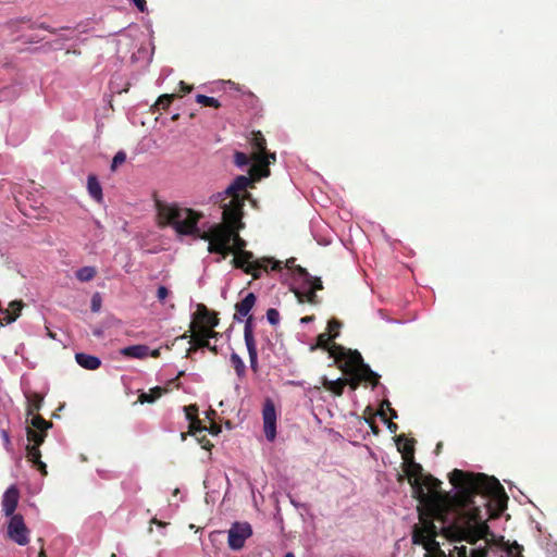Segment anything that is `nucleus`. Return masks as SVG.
I'll return each instance as SVG.
<instances>
[{"label": "nucleus", "instance_id": "8fccbe9b", "mask_svg": "<svg viewBox=\"0 0 557 557\" xmlns=\"http://www.w3.org/2000/svg\"><path fill=\"white\" fill-rule=\"evenodd\" d=\"M456 549L458 550V557H467V547L466 546L456 547Z\"/></svg>", "mask_w": 557, "mask_h": 557}, {"label": "nucleus", "instance_id": "e433bc0d", "mask_svg": "<svg viewBox=\"0 0 557 557\" xmlns=\"http://www.w3.org/2000/svg\"><path fill=\"white\" fill-rule=\"evenodd\" d=\"M522 550H523L522 545L518 544L517 542H513L512 544H510L507 547L508 555H510L512 557H522V555H521Z\"/></svg>", "mask_w": 557, "mask_h": 557}, {"label": "nucleus", "instance_id": "0eeeda50", "mask_svg": "<svg viewBox=\"0 0 557 557\" xmlns=\"http://www.w3.org/2000/svg\"><path fill=\"white\" fill-rule=\"evenodd\" d=\"M8 537L17 545L24 546L29 542V530L27 529L23 516L13 515L10 518L7 529Z\"/></svg>", "mask_w": 557, "mask_h": 557}, {"label": "nucleus", "instance_id": "20e7f679", "mask_svg": "<svg viewBox=\"0 0 557 557\" xmlns=\"http://www.w3.org/2000/svg\"><path fill=\"white\" fill-rule=\"evenodd\" d=\"M331 357L339 370L344 373L359 374L361 382L369 383L372 388L380 383V375L374 372L369 364L364 363L361 354L358 350H351L344 346H336L331 351Z\"/></svg>", "mask_w": 557, "mask_h": 557}, {"label": "nucleus", "instance_id": "c9c22d12", "mask_svg": "<svg viewBox=\"0 0 557 557\" xmlns=\"http://www.w3.org/2000/svg\"><path fill=\"white\" fill-rule=\"evenodd\" d=\"M126 161V153L123 150H120L115 153L113 157L112 163H111V170L115 171L120 165H122Z\"/></svg>", "mask_w": 557, "mask_h": 557}, {"label": "nucleus", "instance_id": "680f3d73", "mask_svg": "<svg viewBox=\"0 0 557 557\" xmlns=\"http://www.w3.org/2000/svg\"><path fill=\"white\" fill-rule=\"evenodd\" d=\"M178 492H180V490H178V488H175V490L173 491V495H174V496H175V495H177V494H178Z\"/></svg>", "mask_w": 557, "mask_h": 557}, {"label": "nucleus", "instance_id": "bf43d9fd", "mask_svg": "<svg viewBox=\"0 0 557 557\" xmlns=\"http://www.w3.org/2000/svg\"><path fill=\"white\" fill-rule=\"evenodd\" d=\"M152 522L162 525V522L158 521L156 518L152 519Z\"/></svg>", "mask_w": 557, "mask_h": 557}, {"label": "nucleus", "instance_id": "79ce46f5", "mask_svg": "<svg viewBox=\"0 0 557 557\" xmlns=\"http://www.w3.org/2000/svg\"><path fill=\"white\" fill-rule=\"evenodd\" d=\"M170 290L168 287L165 286H159L158 290H157V299L163 304L166 299V297L170 295Z\"/></svg>", "mask_w": 557, "mask_h": 557}, {"label": "nucleus", "instance_id": "dca6fc26", "mask_svg": "<svg viewBox=\"0 0 557 557\" xmlns=\"http://www.w3.org/2000/svg\"><path fill=\"white\" fill-rule=\"evenodd\" d=\"M337 337V333L335 334H329V333H321L317 337V344L315 346H312L311 349L321 348L323 350H326L329 355L331 356V351L334 347L339 346L338 344L332 343L333 339Z\"/></svg>", "mask_w": 557, "mask_h": 557}, {"label": "nucleus", "instance_id": "f3484780", "mask_svg": "<svg viewBox=\"0 0 557 557\" xmlns=\"http://www.w3.org/2000/svg\"><path fill=\"white\" fill-rule=\"evenodd\" d=\"M121 354L128 358L143 359L149 355V347L146 345H133V346L124 347L121 350Z\"/></svg>", "mask_w": 557, "mask_h": 557}, {"label": "nucleus", "instance_id": "c85d7f7f", "mask_svg": "<svg viewBox=\"0 0 557 557\" xmlns=\"http://www.w3.org/2000/svg\"><path fill=\"white\" fill-rule=\"evenodd\" d=\"M219 335L218 332L214 331V327H197L191 332V337H202V338H216Z\"/></svg>", "mask_w": 557, "mask_h": 557}, {"label": "nucleus", "instance_id": "4468645a", "mask_svg": "<svg viewBox=\"0 0 557 557\" xmlns=\"http://www.w3.org/2000/svg\"><path fill=\"white\" fill-rule=\"evenodd\" d=\"M348 383V379L339 377L337 380H329L327 377H322L323 387L331 392L333 395L339 397L344 393V388Z\"/></svg>", "mask_w": 557, "mask_h": 557}, {"label": "nucleus", "instance_id": "58836bf2", "mask_svg": "<svg viewBox=\"0 0 557 557\" xmlns=\"http://www.w3.org/2000/svg\"><path fill=\"white\" fill-rule=\"evenodd\" d=\"M345 374L350 376L348 379L347 385H349L352 391H356L361 383V379H360L359 374H357L356 372L355 373H345Z\"/></svg>", "mask_w": 557, "mask_h": 557}, {"label": "nucleus", "instance_id": "3c124183", "mask_svg": "<svg viewBox=\"0 0 557 557\" xmlns=\"http://www.w3.org/2000/svg\"><path fill=\"white\" fill-rule=\"evenodd\" d=\"M294 262H295V258H290V259H287L286 262H285V267L288 268V269H294L297 267V265H294Z\"/></svg>", "mask_w": 557, "mask_h": 557}, {"label": "nucleus", "instance_id": "052dcab7", "mask_svg": "<svg viewBox=\"0 0 557 557\" xmlns=\"http://www.w3.org/2000/svg\"><path fill=\"white\" fill-rule=\"evenodd\" d=\"M284 557H295L293 553H286Z\"/></svg>", "mask_w": 557, "mask_h": 557}, {"label": "nucleus", "instance_id": "f704fd0d", "mask_svg": "<svg viewBox=\"0 0 557 557\" xmlns=\"http://www.w3.org/2000/svg\"><path fill=\"white\" fill-rule=\"evenodd\" d=\"M252 160V156L249 157L247 153L245 152H242V151H236L234 153V163L238 166V168H244L246 165H248L250 163V161Z\"/></svg>", "mask_w": 557, "mask_h": 557}, {"label": "nucleus", "instance_id": "5fc2aeb1", "mask_svg": "<svg viewBox=\"0 0 557 557\" xmlns=\"http://www.w3.org/2000/svg\"><path fill=\"white\" fill-rule=\"evenodd\" d=\"M47 335L52 338V339H55L57 338V334L51 332L48 327H47Z\"/></svg>", "mask_w": 557, "mask_h": 557}, {"label": "nucleus", "instance_id": "09e8293b", "mask_svg": "<svg viewBox=\"0 0 557 557\" xmlns=\"http://www.w3.org/2000/svg\"><path fill=\"white\" fill-rule=\"evenodd\" d=\"M384 405L386 406L387 410L389 411L391 418H397V412L391 407V403L388 400H385Z\"/></svg>", "mask_w": 557, "mask_h": 557}, {"label": "nucleus", "instance_id": "423d86ee", "mask_svg": "<svg viewBox=\"0 0 557 557\" xmlns=\"http://www.w3.org/2000/svg\"><path fill=\"white\" fill-rule=\"evenodd\" d=\"M156 208L160 219L164 220V224L171 225L176 228L183 219H187L193 214V209L180 207L176 203L168 205L161 201L156 202Z\"/></svg>", "mask_w": 557, "mask_h": 557}, {"label": "nucleus", "instance_id": "c756f323", "mask_svg": "<svg viewBox=\"0 0 557 557\" xmlns=\"http://www.w3.org/2000/svg\"><path fill=\"white\" fill-rule=\"evenodd\" d=\"M27 458V462L30 463L32 467L36 468L42 475H47V466L45 462L40 460L42 455H25Z\"/></svg>", "mask_w": 557, "mask_h": 557}, {"label": "nucleus", "instance_id": "473e14b6", "mask_svg": "<svg viewBox=\"0 0 557 557\" xmlns=\"http://www.w3.org/2000/svg\"><path fill=\"white\" fill-rule=\"evenodd\" d=\"M196 102L201 104V106L212 107V108H215V109L221 107V103L219 102L218 99H215L213 97L206 96V95H197L196 96Z\"/></svg>", "mask_w": 557, "mask_h": 557}, {"label": "nucleus", "instance_id": "39448f33", "mask_svg": "<svg viewBox=\"0 0 557 557\" xmlns=\"http://www.w3.org/2000/svg\"><path fill=\"white\" fill-rule=\"evenodd\" d=\"M26 413L32 417L27 426V453H40L38 446L45 441L46 432L52 426V423L45 420L38 411L44 403V395L36 392H26Z\"/></svg>", "mask_w": 557, "mask_h": 557}, {"label": "nucleus", "instance_id": "cd10ccee", "mask_svg": "<svg viewBox=\"0 0 557 557\" xmlns=\"http://www.w3.org/2000/svg\"><path fill=\"white\" fill-rule=\"evenodd\" d=\"M191 343L194 347L189 348V351L195 350L197 348H208L210 351L218 354V347L215 345H211L209 339L202 337H191Z\"/></svg>", "mask_w": 557, "mask_h": 557}, {"label": "nucleus", "instance_id": "9b49d317", "mask_svg": "<svg viewBox=\"0 0 557 557\" xmlns=\"http://www.w3.org/2000/svg\"><path fill=\"white\" fill-rule=\"evenodd\" d=\"M201 218V213L193 210V214L187 219H183V222L180 223L178 227L176 228V232L181 235H195L199 237V235H202L205 233L200 232V230L197 226Z\"/></svg>", "mask_w": 557, "mask_h": 557}, {"label": "nucleus", "instance_id": "f257e3e1", "mask_svg": "<svg viewBox=\"0 0 557 557\" xmlns=\"http://www.w3.org/2000/svg\"><path fill=\"white\" fill-rule=\"evenodd\" d=\"M403 474L411 486L413 498L419 502V523L413 525L412 543L422 545L426 550L425 557H432L441 549L436 541L438 534L434 521L443 524V534L455 541H460L480 519V508L474 505V497H496L504 488L494 476L484 473H471L455 469L449 473V482L455 494L444 492L442 482L422 466L414 461V455H401Z\"/></svg>", "mask_w": 557, "mask_h": 557}, {"label": "nucleus", "instance_id": "412c9836", "mask_svg": "<svg viewBox=\"0 0 557 557\" xmlns=\"http://www.w3.org/2000/svg\"><path fill=\"white\" fill-rule=\"evenodd\" d=\"M87 188L89 195L97 201L102 199V188L95 175H89L87 178Z\"/></svg>", "mask_w": 557, "mask_h": 557}, {"label": "nucleus", "instance_id": "4d7b16f0", "mask_svg": "<svg viewBox=\"0 0 557 557\" xmlns=\"http://www.w3.org/2000/svg\"><path fill=\"white\" fill-rule=\"evenodd\" d=\"M150 355H151V357H153V358H158V357L160 356V351H159L158 349H154V350H152V351H151V354H150Z\"/></svg>", "mask_w": 557, "mask_h": 557}, {"label": "nucleus", "instance_id": "7ed1b4c3", "mask_svg": "<svg viewBox=\"0 0 557 557\" xmlns=\"http://www.w3.org/2000/svg\"><path fill=\"white\" fill-rule=\"evenodd\" d=\"M275 160V153L268 156L252 153V161L255 163L249 168V176L238 175L224 191L212 196L213 203L225 200L235 202L236 198H239L240 203L245 205L246 199L249 197L248 188H252L256 182L270 175L269 164Z\"/></svg>", "mask_w": 557, "mask_h": 557}, {"label": "nucleus", "instance_id": "13d9d810", "mask_svg": "<svg viewBox=\"0 0 557 557\" xmlns=\"http://www.w3.org/2000/svg\"><path fill=\"white\" fill-rule=\"evenodd\" d=\"M38 557H47L44 548L40 549Z\"/></svg>", "mask_w": 557, "mask_h": 557}, {"label": "nucleus", "instance_id": "2f4dec72", "mask_svg": "<svg viewBox=\"0 0 557 557\" xmlns=\"http://www.w3.org/2000/svg\"><path fill=\"white\" fill-rule=\"evenodd\" d=\"M295 294H296V297L298 298L299 302L307 301L312 305L318 304V296H317L315 292L310 288L306 293H300V292L296 290Z\"/></svg>", "mask_w": 557, "mask_h": 557}, {"label": "nucleus", "instance_id": "f03ea898", "mask_svg": "<svg viewBox=\"0 0 557 557\" xmlns=\"http://www.w3.org/2000/svg\"><path fill=\"white\" fill-rule=\"evenodd\" d=\"M216 205L223 209L222 222L199 235V238L209 242L208 251L219 253L222 258H226L231 252L234 253L232 265L250 274L253 280L260 278L261 272L282 270L281 261L272 257L256 259L251 251L245 249L247 242L239 235L245 227L243 222L245 205L240 203V199L236 198L235 202L225 200Z\"/></svg>", "mask_w": 557, "mask_h": 557}, {"label": "nucleus", "instance_id": "f8f14e48", "mask_svg": "<svg viewBox=\"0 0 557 557\" xmlns=\"http://www.w3.org/2000/svg\"><path fill=\"white\" fill-rule=\"evenodd\" d=\"M20 493L16 486H10L3 494L2 509L5 516L12 517L18 504Z\"/></svg>", "mask_w": 557, "mask_h": 557}, {"label": "nucleus", "instance_id": "e2e57ef3", "mask_svg": "<svg viewBox=\"0 0 557 557\" xmlns=\"http://www.w3.org/2000/svg\"><path fill=\"white\" fill-rule=\"evenodd\" d=\"M214 429H215L214 435H218V432L220 431V428L214 426Z\"/></svg>", "mask_w": 557, "mask_h": 557}, {"label": "nucleus", "instance_id": "ea45409f", "mask_svg": "<svg viewBox=\"0 0 557 557\" xmlns=\"http://www.w3.org/2000/svg\"><path fill=\"white\" fill-rule=\"evenodd\" d=\"M23 307H24V302L22 300H12L9 304V308L7 310H10L11 313H18V315H20Z\"/></svg>", "mask_w": 557, "mask_h": 557}, {"label": "nucleus", "instance_id": "0e129e2a", "mask_svg": "<svg viewBox=\"0 0 557 557\" xmlns=\"http://www.w3.org/2000/svg\"><path fill=\"white\" fill-rule=\"evenodd\" d=\"M86 460H87V458L84 455H82V461L84 462Z\"/></svg>", "mask_w": 557, "mask_h": 557}, {"label": "nucleus", "instance_id": "a18cd8bd", "mask_svg": "<svg viewBox=\"0 0 557 557\" xmlns=\"http://www.w3.org/2000/svg\"><path fill=\"white\" fill-rule=\"evenodd\" d=\"M101 306V300L98 294H96L91 299V311L97 312L99 311Z\"/></svg>", "mask_w": 557, "mask_h": 557}, {"label": "nucleus", "instance_id": "c03bdc74", "mask_svg": "<svg viewBox=\"0 0 557 557\" xmlns=\"http://www.w3.org/2000/svg\"><path fill=\"white\" fill-rule=\"evenodd\" d=\"M488 550L486 547L474 548L470 553V557H487Z\"/></svg>", "mask_w": 557, "mask_h": 557}, {"label": "nucleus", "instance_id": "2eb2a0df", "mask_svg": "<svg viewBox=\"0 0 557 557\" xmlns=\"http://www.w3.org/2000/svg\"><path fill=\"white\" fill-rule=\"evenodd\" d=\"M75 360L82 368L87 370H96L101 366V361L98 357L84 352H77Z\"/></svg>", "mask_w": 557, "mask_h": 557}, {"label": "nucleus", "instance_id": "393cba45", "mask_svg": "<svg viewBox=\"0 0 557 557\" xmlns=\"http://www.w3.org/2000/svg\"><path fill=\"white\" fill-rule=\"evenodd\" d=\"M97 270L95 267H83L75 272V276L81 282H89L95 278Z\"/></svg>", "mask_w": 557, "mask_h": 557}, {"label": "nucleus", "instance_id": "6ab92c4d", "mask_svg": "<svg viewBox=\"0 0 557 557\" xmlns=\"http://www.w3.org/2000/svg\"><path fill=\"white\" fill-rule=\"evenodd\" d=\"M295 272L306 280V282L310 285V289L314 292L323 289L321 278L317 276H311L305 268L297 265L295 268Z\"/></svg>", "mask_w": 557, "mask_h": 557}, {"label": "nucleus", "instance_id": "ddd939ff", "mask_svg": "<svg viewBox=\"0 0 557 557\" xmlns=\"http://www.w3.org/2000/svg\"><path fill=\"white\" fill-rule=\"evenodd\" d=\"M256 299L257 298L253 293H248L242 301L235 305L236 312L234 314V319L242 321L244 317H248L250 310L256 304Z\"/></svg>", "mask_w": 557, "mask_h": 557}, {"label": "nucleus", "instance_id": "864d4df0", "mask_svg": "<svg viewBox=\"0 0 557 557\" xmlns=\"http://www.w3.org/2000/svg\"><path fill=\"white\" fill-rule=\"evenodd\" d=\"M388 429L391 432L395 433L397 430V424L393 423L392 421L388 422Z\"/></svg>", "mask_w": 557, "mask_h": 557}, {"label": "nucleus", "instance_id": "4be33fe9", "mask_svg": "<svg viewBox=\"0 0 557 557\" xmlns=\"http://www.w3.org/2000/svg\"><path fill=\"white\" fill-rule=\"evenodd\" d=\"M414 438H409L406 435H399L396 440V446L398 453H414Z\"/></svg>", "mask_w": 557, "mask_h": 557}, {"label": "nucleus", "instance_id": "603ef678", "mask_svg": "<svg viewBox=\"0 0 557 557\" xmlns=\"http://www.w3.org/2000/svg\"><path fill=\"white\" fill-rule=\"evenodd\" d=\"M313 320H314V315H306V317H304V318H301V319H300V322H301L302 324H306V323H309V322H311V321H313Z\"/></svg>", "mask_w": 557, "mask_h": 557}, {"label": "nucleus", "instance_id": "9d476101", "mask_svg": "<svg viewBox=\"0 0 557 557\" xmlns=\"http://www.w3.org/2000/svg\"><path fill=\"white\" fill-rule=\"evenodd\" d=\"M262 419L265 437L273 441L276 436V410L271 399H265L263 404Z\"/></svg>", "mask_w": 557, "mask_h": 557}, {"label": "nucleus", "instance_id": "6e6d98bb", "mask_svg": "<svg viewBox=\"0 0 557 557\" xmlns=\"http://www.w3.org/2000/svg\"><path fill=\"white\" fill-rule=\"evenodd\" d=\"M442 448H443V443H442V442H438V443L436 444V447H435L434 453H441Z\"/></svg>", "mask_w": 557, "mask_h": 557}, {"label": "nucleus", "instance_id": "7c9ffc66", "mask_svg": "<svg viewBox=\"0 0 557 557\" xmlns=\"http://www.w3.org/2000/svg\"><path fill=\"white\" fill-rule=\"evenodd\" d=\"M176 97L175 94H164L161 95L158 100L154 103V107L158 110H166L171 103L173 102L174 98Z\"/></svg>", "mask_w": 557, "mask_h": 557}, {"label": "nucleus", "instance_id": "5701e85b", "mask_svg": "<svg viewBox=\"0 0 557 557\" xmlns=\"http://www.w3.org/2000/svg\"><path fill=\"white\" fill-rule=\"evenodd\" d=\"M164 392H165V388L156 386V387L151 388L148 393H141L138 397V400L141 404H144V403L151 404V403L156 401L158 398H160Z\"/></svg>", "mask_w": 557, "mask_h": 557}, {"label": "nucleus", "instance_id": "1a4fd4ad", "mask_svg": "<svg viewBox=\"0 0 557 557\" xmlns=\"http://www.w3.org/2000/svg\"><path fill=\"white\" fill-rule=\"evenodd\" d=\"M219 321L215 312H211L203 304H199L194 314V321L190 323V332L197 327H216Z\"/></svg>", "mask_w": 557, "mask_h": 557}, {"label": "nucleus", "instance_id": "69168bd1", "mask_svg": "<svg viewBox=\"0 0 557 557\" xmlns=\"http://www.w3.org/2000/svg\"><path fill=\"white\" fill-rule=\"evenodd\" d=\"M3 325L2 319H0V327Z\"/></svg>", "mask_w": 557, "mask_h": 557}, {"label": "nucleus", "instance_id": "4c0bfd02", "mask_svg": "<svg viewBox=\"0 0 557 557\" xmlns=\"http://www.w3.org/2000/svg\"><path fill=\"white\" fill-rule=\"evenodd\" d=\"M267 319L270 324L276 325L280 322V312L274 308H270L267 310Z\"/></svg>", "mask_w": 557, "mask_h": 557}, {"label": "nucleus", "instance_id": "a878e982", "mask_svg": "<svg viewBox=\"0 0 557 557\" xmlns=\"http://www.w3.org/2000/svg\"><path fill=\"white\" fill-rule=\"evenodd\" d=\"M186 418L189 420L190 431L200 425V420L197 418L198 408L196 405H190L184 408Z\"/></svg>", "mask_w": 557, "mask_h": 557}, {"label": "nucleus", "instance_id": "37998d69", "mask_svg": "<svg viewBox=\"0 0 557 557\" xmlns=\"http://www.w3.org/2000/svg\"><path fill=\"white\" fill-rule=\"evenodd\" d=\"M29 28H33V29H34V28L45 29V30H48V32H49V33H51V34H57V33H58V29L50 27V26H49L48 24H46V23H39V24L32 23V24L29 25Z\"/></svg>", "mask_w": 557, "mask_h": 557}, {"label": "nucleus", "instance_id": "a211bd4d", "mask_svg": "<svg viewBox=\"0 0 557 557\" xmlns=\"http://www.w3.org/2000/svg\"><path fill=\"white\" fill-rule=\"evenodd\" d=\"M250 145L255 149L253 153H262L263 156L271 154L267 152V140L261 132H252Z\"/></svg>", "mask_w": 557, "mask_h": 557}, {"label": "nucleus", "instance_id": "de8ad7c7", "mask_svg": "<svg viewBox=\"0 0 557 557\" xmlns=\"http://www.w3.org/2000/svg\"><path fill=\"white\" fill-rule=\"evenodd\" d=\"M193 89V86L190 85H187L185 82L181 81L180 82V91L183 92V94H188Z\"/></svg>", "mask_w": 557, "mask_h": 557}, {"label": "nucleus", "instance_id": "72a5a7b5", "mask_svg": "<svg viewBox=\"0 0 557 557\" xmlns=\"http://www.w3.org/2000/svg\"><path fill=\"white\" fill-rule=\"evenodd\" d=\"M249 355L250 368L253 372H258V351L257 345L246 346Z\"/></svg>", "mask_w": 557, "mask_h": 557}, {"label": "nucleus", "instance_id": "bb28decb", "mask_svg": "<svg viewBox=\"0 0 557 557\" xmlns=\"http://www.w3.org/2000/svg\"><path fill=\"white\" fill-rule=\"evenodd\" d=\"M230 361L237 374L238 377H244L246 374V366L243 361V359L237 355L236 352H233L231 355Z\"/></svg>", "mask_w": 557, "mask_h": 557}, {"label": "nucleus", "instance_id": "a19ab883", "mask_svg": "<svg viewBox=\"0 0 557 557\" xmlns=\"http://www.w3.org/2000/svg\"><path fill=\"white\" fill-rule=\"evenodd\" d=\"M342 327V323L336 320V319H332L329 321L327 323V330H329V334H335L337 333V335L339 334V329Z\"/></svg>", "mask_w": 557, "mask_h": 557}, {"label": "nucleus", "instance_id": "49530a36", "mask_svg": "<svg viewBox=\"0 0 557 557\" xmlns=\"http://www.w3.org/2000/svg\"><path fill=\"white\" fill-rule=\"evenodd\" d=\"M133 3L140 12H145L147 10L146 0H133Z\"/></svg>", "mask_w": 557, "mask_h": 557}, {"label": "nucleus", "instance_id": "b1692460", "mask_svg": "<svg viewBox=\"0 0 557 557\" xmlns=\"http://www.w3.org/2000/svg\"><path fill=\"white\" fill-rule=\"evenodd\" d=\"M244 339L246 346L257 345L253 335V319L252 315H248L244 326Z\"/></svg>", "mask_w": 557, "mask_h": 557}, {"label": "nucleus", "instance_id": "6e6552de", "mask_svg": "<svg viewBox=\"0 0 557 557\" xmlns=\"http://www.w3.org/2000/svg\"><path fill=\"white\" fill-rule=\"evenodd\" d=\"M252 534V530L247 522H235L228 530V546L233 550H239L244 547L245 542Z\"/></svg>", "mask_w": 557, "mask_h": 557}, {"label": "nucleus", "instance_id": "aec40b11", "mask_svg": "<svg viewBox=\"0 0 557 557\" xmlns=\"http://www.w3.org/2000/svg\"><path fill=\"white\" fill-rule=\"evenodd\" d=\"M207 428L197 426L196 429L190 431V434L195 437V440L200 444L202 449L211 450L213 445L211 442L207 438L206 435Z\"/></svg>", "mask_w": 557, "mask_h": 557}]
</instances>
